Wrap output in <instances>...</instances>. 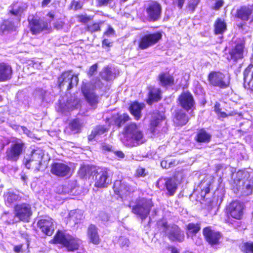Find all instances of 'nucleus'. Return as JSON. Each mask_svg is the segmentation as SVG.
<instances>
[{
  "label": "nucleus",
  "instance_id": "1",
  "mask_svg": "<svg viewBox=\"0 0 253 253\" xmlns=\"http://www.w3.org/2000/svg\"><path fill=\"white\" fill-rule=\"evenodd\" d=\"M123 143L128 147H134L143 143L145 139L140 128L134 123L127 125L125 128Z\"/></svg>",
  "mask_w": 253,
  "mask_h": 253
},
{
  "label": "nucleus",
  "instance_id": "2",
  "mask_svg": "<svg viewBox=\"0 0 253 253\" xmlns=\"http://www.w3.org/2000/svg\"><path fill=\"white\" fill-rule=\"evenodd\" d=\"M249 175L247 171L240 170L234 180L238 192L244 196L251 195L253 191V181L248 180Z\"/></svg>",
  "mask_w": 253,
  "mask_h": 253
},
{
  "label": "nucleus",
  "instance_id": "3",
  "mask_svg": "<svg viewBox=\"0 0 253 253\" xmlns=\"http://www.w3.org/2000/svg\"><path fill=\"white\" fill-rule=\"evenodd\" d=\"M54 240L55 243L62 244L68 251L72 252L79 250L82 243L79 239L60 231L56 233Z\"/></svg>",
  "mask_w": 253,
  "mask_h": 253
},
{
  "label": "nucleus",
  "instance_id": "4",
  "mask_svg": "<svg viewBox=\"0 0 253 253\" xmlns=\"http://www.w3.org/2000/svg\"><path fill=\"white\" fill-rule=\"evenodd\" d=\"M157 224L159 229L171 241L182 242L184 240V233L177 225H168L165 220L159 221Z\"/></svg>",
  "mask_w": 253,
  "mask_h": 253
},
{
  "label": "nucleus",
  "instance_id": "5",
  "mask_svg": "<svg viewBox=\"0 0 253 253\" xmlns=\"http://www.w3.org/2000/svg\"><path fill=\"white\" fill-rule=\"evenodd\" d=\"M153 206L151 200L144 198L136 201V205L132 207V211L140 217L142 220L145 219L149 214L151 208Z\"/></svg>",
  "mask_w": 253,
  "mask_h": 253
},
{
  "label": "nucleus",
  "instance_id": "6",
  "mask_svg": "<svg viewBox=\"0 0 253 253\" xmlns=\"http://www.w3.org/2000/svg\"><path fill=\"white\" fill-rule=\"evenodd\" d=\"M101 88L100 81L99 80L95 85H92L90 83L83 82L82 86V91L89 104L93 107L97 103V96L94 92V88Z\"/></svg>",
  "mask_w": 253,
  "mask_h": 253
},
{
  "label": "nucleus",
  "instance_id": "7",
  "mask_svg": "<svg viewBox=\"0 0 253 253\" xmlns=\"http://www.w3.org/2000/svg\"><path fill=\"white\" fill-rule=\"evenodd\" d=\"M162 35L160 32L146 34L142 35L138 41V47L146 49L156 44L161 39Z\"/></svg>",
  "mask_w": 253,
  "mask_h": 253
},
{
  "label": "nucleus",
  "instance_id": "8",
  "mask_svg": "<svg viewBox=\"0 0 253 253\" xmlns=\"http://www.w3.org/2000/svg\"><path fill=\"white\" fill-rule=\"evenodd\" d=\"M208 80L210 84L225 88L229 84V80L224 74L220 72H211L208 76Z\"/></svg>",
  "mask_w": 253,
  "mask_h": 253
},
{
  "label": "nucleus",
  "instance_id": "9",
  "mask_svg": "<svg viewBox=\"0 0 253 253\" xmlns=\"http://www.w3.org/2000/svg\"><path fill=\"white\" fill-rule=\"evenodd\" d=\"M78 81V76L73 75L71 71L63 73L58 80L59 87L61 88L66 86L67 90H69L76 85Z\"/></svg>",
  "mask_w": 253,
  "mask_h": 253
},
{
  "label": "nucleus",
  "instance_id": "10",
  "mask_svg": "<svg viewBox=\"0 0 253 253\" xmlns=\"http://www.w3.org/2000/svg\"><path fill=\"white\" fill-rule=\"evenodd\" d=\"M110 170L107 168L97 169L95 173V186L98 188H104L111 183Z\"/></svg>",
  "mask_w": 253,
  "mask_h": 253
},
{
  "label": "nucleus",
  "instance_id": "11",
  "mask_svg": "<svg viewBox=\"0 0 253 253\" xmlns=\"http://www.w3.org/2000/svg\"><path fill=\"white\" fill-rule=\"evenodd\" d=\"M244 205L239 201L231 203L226 208V213L231 217L240 220L244 215Z\"/></svg>",
  "mask_w": 253,
  "mask_h": 253
},
{
  "label": "nucleus",
  "instance_id": "12",
  "mask_svg": "<svg viewBox=\"0 0 253 253\" xmlns=\"http://www.w3.org/2000/svg\"><path fill=\"white\" fill-rule=\"evenodd\" d=\"M81 106L80 100L78 98L71 97L67 100L66 103L60 101L59 105L56 108L58 112L67 115L70 111L78 109Z\"/></svg>",
  "mask_w": 253,
  "mask_h": 253
},
{
  "label": "nucleus",
  "instance_id": "13",
  "mask_svg": "<svg viewBox=\"0 0 253 253\" xmlns=\"http://www.w3.org/2000/svg\"><path fill=\"white\" fill-rule=\"evenodd\" d=\"M15 217L24 222H29L32 214L31 206L26 204L17 205L15 207Z\"/></svg>",
  "mask_w": 253,
  "mask_h": 253
},
{
  "label": "nucleus",
  "instance_id": "14",
  "mask_svg": "<svg viewBox=\"0 0 253 253\" xmlns=\"http://www.w3.org/2000/svg\"><path fill=\"white\" fill-rule=\"evenodd\" d=\"M51 172L58 177L69 176L71 175V168L63 163H54L51 166Z\"/></svg>",
  "mask_w": 253,
  "mask_h": 253
},
{
  "label": "nucleus",
  "instance_id": "15",
  "mask_svg": "<svg viewBox=\"0 0 253 253\" xmlns=\"http://www.w3.org/2000/svg\"><path fill=\"white\" fill-rule=\"evenodd\" d=\"M161 6L156 1L149 2L146 8V12L150 21H155L159 19L161 13Z\"/></svg>",
  "mask_w": 253,
  "mask_h": 253
},
{
  "label": "nucleus",
  "instance_id": "16",
  "mask_svg": "<svg viewBox=\"0 0 253 253\" xmlns=\"http://www.w3.org/2000/svg\"><path fill=\"white\" fill-rule=\"evenodd\" d=\"M247 53V50L245 47L244 42L241 41L236 43L229 52L230 59L235 62L242 59Z\"/></svg>",
  "mask_w": 253,
  "mask_h": 253
},
{
  "label": "nucleus",
  "instance_id": "17",
  "mask_svg": "<svg viewBox=\"0 0 253 253\" xmlns=\"http://www.w3.org/2000/svg\"><path fill=\"white\" fill-rule=\"evenodd\" d=\"M203 233L206 240L211 246L219 244L221 238L220 232L211 230L210 227H207L203 229Z\"/></svg>",
  "mask_w": 253,
  "mask_h": 253
},
{
  "label": "nucleus",
  "instance_id": "18",
  "mask_svg": "<svg viewBox=\"0 0 253 253\" xmlns=\"http://www.w3.org/2000/svg\"><path fill=\"white\" fill-rule=\"evenodd\" d=\"M114 192L121 198H126L133 191L132 188L124 181L117 180L113 186Z\"/></svg>",
  "mask_w": 253,
  "mask_h": 253
},
{
  "label": "nucleus",
  "instance_id": "19",
  "mask_svg": "<svg viewBox=\"0 0 253 253\" xmlns=\"http://www.w3.org/2000/svg\"><path fill=\"white\" fill-rule=\"evenodd\" d=\"M24 144L22 142H16L12 145L11 147L7 150L6 157L9 160L16 161L19 156L22 153Z\"/></svg>",
  "mask_w": 253,
  "mask_h": 253
},
{
  "label": "nucleus",
  "instance_id": "20",
  "mask_svg": "<svg viewBox=\"0 0 253 253\" xmlns=\"http://www.w3.org/2000/svg\"><path fill=\"white\" fill-rule=\"evenodd\" d=\"M178 101L181 107L187 111L192 110L194 108L193 97L189 92L182 93L178 97Z\"/></svg>",
  "mask_w": 253,
  "mask_h": 253
},
{
  "label": "nucleus",
  "instance_id": "21",
  "mask_svg": "<svg viewBox=\"0 0 253 253\" xmlns=\"http://www.w3.org/2000/svg\"><path fill=\"white\" fill-rule=\"evenodd\" d=\"M52 218L46 217L45 218L42 219L38 222V224L42 231L48 236L52 234L54 231V225Z\"/></svg>",
  "mask_w": 253,
  "mask_h": 253
},
{
  "label": "nucleus",
  "instance_id": "22",
  "mask_svg": "<svg viewBox=\"0 0 253 253\" xmlns=\"http://www.w3.org/2000/svg\"><path fill=\"white\" fill-rule=\"evenodd\" d=\"M29 26L31 32L33 34H38L43 30L47 27V23L42 20L32 18V20L29 19Z\"/></svg>",
  "mask_w": 253,
  "mask_h": 253
},
{
  "label": "nucleus",
  "instance_id": "23",
  "mask_svg": "<svg viewBox=\"0 0 253 253\" xmlns=\"http://www.w3.org/2000/svg\"><path fill=\"white\" fill-rule=\"evenodd\" d=\"M148 93L147 102L151 104L154 102H157L161 99V90L159 88L150 86L148 87Z\"/></svg>",
  "mask_w": 253,
  "mask_h": 253
},
{
  "label": "nucleus",
  "instance_id": "24",
  "mask_svg": "<svg viewBox=\"0 0 253 253\" xmlns=\"http://www.w3.org/2000/svg\"><path fill=\"white\" fill-rule=\"evenodd\" d=\"M253 8L252 6H243L237 11V17L242 21H248L253 13Z\"/></svg>",
  "mask_w": 253,
  "mask_h": 253
},
{
  "label": "nucleus",
  "instance_id": "25",
  "mask_svg": "<svg viewBox=\"0 0 253 253\" xmlns=\"http://www.w3.org/2000/svg\"><path fill=\"white\" fill-rule=\"evenodd\" d=\"M244 84L253 90V65L248 66L244 72Z\"/></svg>",
  "mask_w": 253,
  "mask_h": 253
},
{
  "label": "nucleus",
  "instance_id": "26",
  "mask_svg": "<svg viewBox=\"0 0 253 253\" xmlns=\"http://www.w3.org/2000/svg\"><path fill=\"white\" fill-rule=\"evenodd\" d=\"M12 69L10 66L1 63L0 64V81H5L11 77Z\"/></svg>",
  "mask_w": 253,
  "mask_h": 253
},
{
  "label": "nucleus",
  "instance_id": "27",
  "mask_svg": "<svg viewBox=\"0 0 253 253\" xmlns=\"http://www.w3.org/2000/svg\"><path fill=\"white\" fill-rule=\"evenodd\" d=\"M27 5L25 3L17 2L13 4L9 9V12L13 15L21 16L24 11L26 10Z\"/></svg>",
  "mask_w": 253,
  "mask_h": 253
},
{
  "label": "nucleus",
  "instance_id": "28",
  "mask_svg": "<svg viewBox=\"0 0 253 253\" xmlns=\"http://www.w3.org/2000/svg\"><path fill=\"white\" fill-rule=\"evenodd\" d=\"M144 107L143 103H139L137 102H134L131 104L129 107V111L131 114L135 117L136 120H138L141 116V110Z\"/></svg>",
  "mask_w": 253,
  "mask_h": 253
},
{
  "label": "nucleus",
  "instance_id": "29",
  "mask_svg": "<svg viewBox=\"0 0 253 253\" xmlns=\"http://www.w3.org/2000/svg\"><path fill=\"white\" fill-rule=\"evenodd\" d=\"M87 236L90 241L94 244H98L100 239L98 234L97 229L94 225H90L88 228Z\"/></svg>",
  "mask_w": 253,
  "mask_h": 253
},
{
  "label": "nucleus",
  "instance_id": "30",
  "mask_svg": "<svg viewBox=\"0 0 253 253\" xmlns=\"http://www.w3.org/2000/svg\"><path fill=\"white\" fill-rule=\"evenodd\" d=\"M159 80L162 86L171 85L173 84L174 79L169 73H162L159 75Z\"/></svg>",
  "mask_w": 253,
  "mask_h": 253
},
{
  "label": "nucleus",
  "instance_id": "31",
  "mask_svg": "<svg viewBox=\"0 0 253 253\" xmlns=\"http://www.w3.org/2000/svg\"><path fill=\"white\" fill-rule=\"evenodd\" d=\"M211 135L204 129L198 131L196 136V140L199 143H209L211 139Z\"/></svg>",
  "mask_w": 253,
  "mask_h": 253
},
{
  "label": "nucleus",
  "instance_id": "32",
  "mask_svg": "<svg viewBox=\"0 0 253 253\" xmlns=\"http://www.w3.org/2000/svg\"><path fill=\"white\" fill-rule=\"evenodd\" d=\"M165 186L170 195H173L177 189V183L174 178L165 179Z\"/></svg>",
  "mask_w": 253,
  "mask_h": 253
},
{
  "label": "nucleus",
  "instance_id": "33",
  "mask_svg": "<svg viewBox=\"0 0 253 253\" xmlns=\"http://www.w3.org/2000/svg\"><path fill=\"white\" fill-rule=\"evenodd\" d=\"M188 121V117L182 111L176 113L174 122L177 126L185 125L187 123Z\"/></svg>",
  "mask_w": 253,
  "mask_h": 253
},
{
  "label": "nucleus",
  "instance_id": "34",
  "mask_svg": "<svg viewBox=\"0 0 253 253\" xmlns=\"http://www.w3.org/2000/svg\"><path fill=\"white\" fill-rule=\"evenodd\" d=\"M107 131V129L103 126H96L91 132L88 136L89 140L94 138L98 139L99 137L104 134Z\"/></svg>",
  "mask_w": 253,
  "mask_h": 253
},
{
  "label": "nucleus",
  "instance_id": "35",
  "mask_svg": "<svg viewBox=\"0 0 253 253\" xmlns=\"http://www.w3.org/2000/svg\"><path fill=\"white\" fill-rule=\"evenodd\" d=\"M24 163L27 169H34L36 170H39L40 169L42 164L41 161H37V160L28 159V158H25L24 160Z\"/></svg>",
  "mask_w": 253,
  "mask_h": 253
},
{
  "label": "nucleus",
  "instance_id": "36",
  "mask_svg": "<svg viewBox=\"0 0 253 253\" xmlns=\"http://www.w3.org/2000/svg\"><path fill=\"white\" fill-rule=\"evenodd\" d=\"M4 198L6 204L10 206L12 203L19 200L20 196L14 192L9 191L5 195Z\"/></svg>",
  "mask_w": 253,
  "mask_h": 253
},
{
  "label": "nucleus",
  "instance_id": "37",
  "mask_svg": "<svg viewBox=\"0 0 253 253\" xmlns=\"http://www.w3.org/2000/svg\"><path fill=\"white\" fill-rule=\"evenodd\" d=\"M226 30V24L225 22L221 19H218L214 23L215 34H222Z\"/></svg>",
  "mask_w": 253,
  "mask_h": 253
},
{
  "label": "nucleus",
  "instance_id": "38",
  "mask_svg": "<svg viewBox=\"0 0 253 253\" xmlns=\"http://www.w3.org/2000/svg\"><path fill=\"white\" fill-rule=\"evenodd\" d=\"M100 76L102 79L108 81L115 78V73H113L111 68L109 67H104L100 73Z\"/></svg>",
  "mask_w": 253,
  "mask_h": 253
},
{
  "label": "nucleus",
  "instance_id": "39",
  "mask_svg": "<svg viewBox=\"0 0 253 253\" xmlns=\"http://www.w3.org/2000/svg\"><path fill=\"white\" fill-rule=\"evenodd\" d=\"M82 126V123L78 119L72 121L69 124V129L74 133L79 132Z\"/></svg>",
  "mask_w": 253,
  "mask_h": 253
},
{
  "label": "nucleus",
  "instance_id": "40",
  "mask_svg": "<svg viewBox=\"0 0 253 253\" xmlns=\"http://www.w3.org/2000/svg\"><path fill=\"white\" fill-rule=\"evenodd\" d=\"M44 153L43 151L40 149H35L31 152V154L27 158L33 160L42 161Z\"/></svg>",
  "mask_w": 253,
  "mask_h": 253
},
{
  "label": "nucleus",
  "instance_id": "41",
  "mask_svg": "<svg viewBox=\"0 0 253 253\" xmlns=\"http://www.w3.org/2000/svg\"><path fill=\"white\" fill-rule=\"evenodd\" d=\"M69 217L75 223H78L82 219L83 214L81 211H72L69 213Z\"/></svg>",
  "mask_w": 253,
  "mask_h": 253
},
{
  "label": "nucleus",
  "instance_id": "42",
  "mask_svg": "<svg viewBox=\"0 0 253 253\" xmlns=\"http://www.w3.org/2000/svg\"><path fill=\"white\" fill-rule=\"evenodd\" d=\"M187 235L188 236H193L200 229V224L198 223H190L187 226Z\"/></svg>",
  "mask_w": 253,
  "mask_h": 253
},
{
  "label": "nucleus",
  "instance_id": "43",
  "mask_svg": "<svg viewBox=\"0 0 253 253\" xmlns=\"http://www.w3.org/2000/svg\"><path fill=\"white\" fill-rule=\"evenodd\" d=\"M46 94V92L45 90L41 88H38L34 91L33 95L35 98L40 99L41 102H43L45 100Z\"/></svg>",
  "mask_w": 253,
  "mask_h": 253
},
{
  "label": "nucleus",
  "instance_id": "44",
  "mask_svg": "<svg viewBox=\"0 0 253 253\" xmlns=\"http://www.w3.org/2000/svg\"><path fill=\"white\" fill-rule=\"evenodd\" d=\"M163 119V116L160 115H154L153 116V119L151 122L150 125H151V130L152 132H154L155 131V127L157 126L159 124H160V122L161 120Z\"/></svg>",
  "mask_w": 253,
  "mask_h": 253
},
{
  "label": "nucleus",
  "instance_id": "45",
  "mask_svg": "<svg viewBox=\"0 0 253 253\" xmlns=\"http://www.w3.org/2000/svg\"><path fill=\"white\" fill-rule=\"evenodd\" d=\"M129 120V116L126 114L119 116L115 120V123L118 126H121Z\"/></svg>",
  "mask_w": 253,
  "mask_h": 253
},
{
  "label": "nucleus",
  "instance_id": "46",
  "mask_svg": "<svg viewBox=\"0 0 253 253\" xmlns=\"http://www.w3.org/2000/svg\"><path fill=\"white\" fill-rule=\"evenodd\" d=\"M210 181H207L206 180H203L200 185L199 187L201 189L202 192H204V195L209 193L210 192Z\"/></svg>",
  "mask_w": 253,
  "mask_h": 253
},
{
  "label": "nucleus",
  "instance_id": "47",
  "mask_svg": "<svg viewBox=\"0 0 253 253\" xmlns=\"http://www.w3.org/2000/svg\"><path fill=\"white\" fill-rule=\"evenodd\" d=\"M73 185V183H68L64 185L62 188V192L65 194H74Z\"/></svg>",
  "mask_w": 253,
  "mask_h": 253
},
{
  "label": "nucleus",
  "instance_id": "48",
  "mask_svg": "<svg viewBox=\"0 0 253 253\" xmlns=\"http://www.w3.org/2000/svg\"><path fill=\"white\" fill-rule=\"evenodd\" d=\"M242 250L246 253H253V243H246L242 246Z\"/></svg>",
  "mask_w": 253,
  "mask_h": 253
},
{
  "label": "nucleus",
  "instance_id": "49",
  "mask_svg": "<svg viewBox=\"0 0 253 253\" xmlns=\"http://www.w3.org/2000/svg\"><path fill=\"white\" fill-rule=\"evenodd\" d=\"M237 113L235 111H232L230 112L229 114H227L226 113L224 112H222L220 111L217 114L218 117L220 119H224L227 117L229 116H233L236 115Z\"/></svg>",
  "mask_w": 253,
  "mask_h": 253
},
{
  "label": "nucleus",
  "instance_id": "50",
  "mask_svg": "<svg viewBox=\"0 0 253 253\" xmlns=\"http://www.w3.org/2000/svg\"><path fill=\"white\" fill-rule=\"evenodd\" d=\"M200 0H190L188 4L189 8L193 12L199 2Z\"/></svg>",
  "mask_w": 253,
  "mask_h": 253
},
{
  "label": "nucleus",
  "instance_id": "51",
  "mask_svg": "<svg viewBox=\"0 0 253 253\" xmlns=\"http://www.w3.org/2000/svg\"><path fill=\"white\" fill-rule=\"evenodd\" d=\"M89 172V168L88 166H84L81 167L79 170V173L82 176H84L88 174Z\"/></svg>",
  "mask_w": 253,
  "mask_h": 253
},
{
  "label": "nucleus",
  "instance_id": "52",
  "mask_svg": "<svg viewBox=\"0 0 253 253\" xmlns=\"http://www.w3.org/2000/svg\"><path fill=\"white\" fill-rule=\"evenodd\" d=\"M88 29L91 32H95L100 30V26L98 23H94L88 26Z\"/></svg>",
  "mask_w": 253,
  "mask_h": 253
},
{
  "label": "nucleus",
  "instance_id": "53",
  "mask_svg": "<svg viewBox=\"0 0 253 253\" xmlns=\"http://www.w3.org/2000/svg\"><path fill=\"white\" fill-rule=\"evenodd\" d=\"M102 149L105 152H113L114 151L113 149V147L111 145L107 143H103L102 145Z\"/></svg>",
  "mask_w": 253,
  "mask_h": 253
},
{
  "label": "nucleus",
  "instance_id": "54",
  "mask_svg": "<svg viewBox=\"0 0 253 253\" xmlns=\"http://www.w3.org/2000/svg\"><path fill=\"white\" fill-rule=\"evenodd\" d=\"M119 243L120 244V245L122 247H128L129 244V240L127 238L124 237H121L119 239Z\"/></svg>",
  "mask_w": 253,
  "mask_h": 253
},
{
  "label": "nucleus",
  "instance_id": "55",
  "mask_svg": "<svg viewBox=\"0 0 253 253\" xmlns=\"http://www.w3.org/2000/svg\"><path fill=\"white\" fill-rule=\"evenodd\" d=\"M98 68V65L97 63L93 64L92 66H91L87 72L88 76L91 77L92 76L95 72H96L97 69Z\"/></svg>",
  "mask_w": 253,
  "mask_h": 253
},
{
  "label": "nucleus",
  "instance_id": "56",
  "mask_svg": "<svg viewBox=\"0 0 253 253\" xmlns=\"http://www.w3.org/2000/svg\"><path fill=\"white\" fill-rule=\"evenodd\" d=\"M136 174L138 177H144L146 175L145 169L139 168L137 169Z\"/></svg>",
  "mask_w": 253,
  "mask_h": 253
},
{
  "label": "nucleus",
  "instance_id": "57",
  "mask_svg": "<svg viewBox=\"0 0 253 253\" xmlns=\"http://www.w3.org/2000/svg\"><path fill=\"white\" fill-rule=\"evenodd\" d=\"M171 165H172L171 162L169 161L168 160H163L161 163L162 167L165 169H168L170 168Z\"/></svg>",
  "mask_w": 253,
  "mask_h": 253
},
{
  "label": "nucleus",
  "instance_id": "58",
  "mask_svg": "<svg viewBox=\"0 0 253 253\" xmlns=\"http://www.w3.org/2000/svg\"><path fill=\"white\" fill-rule=\"evenodd\" d=\"M113 153L119 159H123L125 157V154L122 151H114Z\"/></svg>",
  "mask_w": 253,
  "mask_h": 253
},
{
  "label": "nucleus",
  "instance_id": "59",
  "mask_svg": "<svg viewBox=\"0 0 253 253\" xmlns=\"http://www.w3.org/2000/svg\"><path fill=\"white\" fill-rule=\"evenodd\" d=\"M114 33V30L112 28L109 27L108 29L105 32L104 35L107 36H110L111 35H113Z\"/></svg>",
  "mask_w": 253,
  "mask_h": 253
},
{
  "label": "nucleus",
  "instance_id": "60",
  "mask_svg": "<svg viewBox=\"0 0 253 253\" xmlns=\"http://www.w3.org/2000/svg\"><path fill=\"white\" fill-rule=\"evenodd\" d=\"M19 130H22L24 133L28 136H30L31 132L25 126H19Z\"/></svg>",
  "mask_w": 253,
  "mask_h": 253
},
{
  "label": "nucleus",
  "instance_id": "61",
  "mask_svg": "<svg viewBox=\"0 0 253 253\" xmlns=\"http://www.w3.org/2000/svg\"><path fill=\"white\" fill-rule=\"evenodd\" d=\"M223 2L221 0L217 1L215 3L214 8L215 9H219L220 7H221L223 5Z\"/></svg>",
  "mask_w": 253,
  "mask_h": 253
},
{
  "label": "nucleus",
  "instance_id": "62",
  "mask_svg": "<svg viewBox=\"0 0 253 253\" xmlns=\"http://www.w3.org/2000/svg\"><path fill=\"white\" fill-rule=\"evenodd\" d=\"M214 111H215L216 114H217L221 111L220 104L219 103L216 102L214 106Z\"/></svg>",
  "mask_w": 253,
  "mask_h": 253
},
{
  "label": "nucleus",
  "instance_id": "63",
  "mask_svg": "<svg viewBox=\"0 0 253 253\" xmlns=\"http://www.w3.org/2000/svg\"><path fill=\"white\" fill-rule=\"evenodd\" d=\"M80 20L82 22L86 23L89 21V18L86 16L82 15L80 17Z\"/></svg>",
  "mask_w": 253,
  "mask_h": 253
},
{
  "label": "nucleus",
  "instance_id": "64",
  "mask_svg": "<svg viewBox=\"0 0 253 253\" xmlns=\"http://www.w3.org/2000/svg\"><path fill=\"white\" fill-rule=\"evenodd\" d=\"M111 42L107 39H104L102 42V45L109 47L111 46Z\"/></svg>",
  "mask_w": 253,
  "mask_h": 253
}]
</instances>
